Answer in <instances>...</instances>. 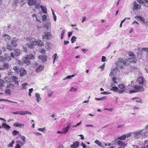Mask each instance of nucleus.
Here are the masks:
<instances>
[{
  "label": "nucleus",
  "mask_w": 148,
  "mask_h": 148,
  "mask_svg": "<svg viewBox=\"0 0 148 148\" xmlns=\"http://www.w3.org/2000/svg\"><path fill=\"white\" fill-rule=\"evenodd\" d=\"M12 114H19L21 115H25L27 114H32V113L28 111H18L15 112H12Z\"/></svg>",
  "instance_id": "nucleus-4"
},
{
  "label": "nucleus",
  "mask_w": 148,
  "mask_h": 148,
  "mask_svg": "<svg viewBox=\"0 0 148 148\" xmlns=\"http://www.w3.org/2000/svg\"><path fill=\"white\" fill-rule=\"evenodd\" d=\"M133 5V6L132 9L133 11H137L138 10L140 9L141 8V5L138 4L136 1L134 3Z\"/></svg>",
  "instance_id": "nucleus-6"
},
{
  "label": "nucleus",
  "mask_w": 148,
  "mask_h": 148,
  "mask_svg": "<svg viewBox=\"0 0 148 148\" xmlns=\"http://www.w3.org/2000/svg\"><path fill=\"white\" fill-rule=\"evenodd\" d=\"M47 16L46 15H44L42 16V20L43 21L45 20L46 19Z\"/></svg>",
  "instance_id": "nucleus-60"
},
{
  "label": "nucleus",
  "mask_w": 148,
  "mask_h": 148,
  "mask_svg": "<svg viewBox=\"0 0 148 148\" xmlns=\"http://www.w3.org/2000/svg\"><path fill=\"white\" fill-rule=\"evenodd\" d=\"M17 144H20L22 146L25 144V143L22 142L20 140H18L16 141Z\"/></svg>",
  "instance_id": "nucleus-38"
},
{
  "label": "nucleus",
  "mask_w": 148,
  "mask_h": 148,
  "mask_svg": "<svg viewBox=\"0 0 148 148\" xmlns=\"http://www.w3.org/2000/svg\"><path fill=\"white\" fill-rule=\"evenodd\" d=\"M34 45H35V40L34 38H31L27 43L28 47L31 49L33 48Z\"/></svg>",
  "instance_id": "nucleus-5"
},
{
  "label": "nucleus",
  "mask_w": 148,
  "mask_h": 148,
  "mask_svg": "<svg viewBox=\"0 0 148 148\" xmlns=\"http://www.w3.org/2000/svg\"><path fill=\"white\" fill-rule=\"evenodd\" d=\"M33 134H34L36 135L37 136H39V135H42V134L38 132H34L33 133Z\"/></svg>",
  "instance_id": "nucleus-55"
},
{
  "label": "nucleus",
  "mask_w": 148,
  "mask_h": 148,
  "mask_svg": "<svg viewBox=\"0 0 148 148\" xmlns=\"http://www.w3.org/2000/svg\"><path fill=\"white\" fill-rule=\"evenodd\" d=\"M145 129H143L139 130L138 131L136 132L133 133V135L135 138H140L142 136V132L144 131Z\"/></svg>",
  "instance_id": "nucleus-3"
},
{
  "label": "nucleus",
  "mask_w": 148,
  "mask_h": 148,
  "mask_svg": "<svg viewBox=\"0 0 148 148\" xmlns=\"http://www.w3.org/2000/svg\"><path fill=\"white\" fill-rule=\"evenodd\" d=\"M36 6V8L37 9L39 8L40 4L39 3H37L36 1V4H34Z\"/></svg>",
  "instance_id": "nucleus-59"
},
{
  "label": "nucleus",
  "mask_w": 148,
  "mask_h": 148,
  "mask_svg": "<svg viewBox=\"0 0 148 148\" xmlns=\"http://www.w3.org/2000/svg\"><path fill=\"white\" fill-rule=\"evenodd\" d=\"M134 89L133 90H128L126 91L127 92L129 93H134L138 92L139 91H143L144 90V88L143 86H140L134 85L133 86Z\"/></svg>",
  "instance_id": "nucleus-2"
},
{
  "label": "nucleus",
  "mask_w": 148,
  "mask_h": 148,
  "mask_svg": "<svg viewBox=\"0 0 148 148\" xmlns=\"http://www.w3.org/2000/svg\"><path fill=\"white\" fill-rule=\"evenodd\" d=\"M19 75L21 77L24 76L26 73V70L23 68H21L19 71Z\"/></svg>",
  "instance_id": "nucleus-12"
},
{
  "label": "nucleus",
  "mask_w": 148,
  "mask_h": 148,
  "mask_svg": "<svg viewBox=\"0 0 148 148\" xmlns=\"http://www.w3.org/2000/svg\"><path fill=\"white\" fill-rule=\"evenodd\" d=\"M28 4L29 6H32L36 4V0H28Z\"/></svg>",
  "instance_id": "nucleus-22"
},
{
  "label": "nucleus",
  "mask_w": 148,
  "mask_h": 148,
  "mask_svg": "<svg viewBox=\"0 0 148 148\" xmlns=\"http://www.w3.org/2000/svg\"><path fill=\"white\" fill-rule=\"evenodd\" d=\"M145 79L143 77H140L138 79V82L139 84H143L144 83Z\"/></svg>",
  "instance_id": "nucleus-14"
},
{
  "label": "nucleus",
  "mask_w": 148,
  "mask_h": 148,
  "mask_svg": "<svg viewBox=\"0 0 148 148\" xmlns=\"http://www.w3.org/2000/svg\"><path fill=\"white\" fill-rule=\"evenodd\" d=\"M51 10H52V14H53V16L54 20L55 21H56V16L54 12L53 11V10L52 9H51Z\"/></svg>",
  "instance_id": "nucleus-45"
},
{
  "label": "nucleus",
  "mask_w": 148,
  "mask_h": 148,
  "mask_svg": "<svg viewBox=\"0 0 148 148\" xmlns=\"http://www.w3.org/2000/svg\"><path fill=\"white\" fill-rule=\"evenodd\" d=\"M4 81L1 79H0V86L2 87L3 86Z\"/></svg>",
  "instance_id": "nucleus-53"
},
{
  "label": "nucleus",
  "mask_w": 148,
  "mask_h": 148,
  "mask_svg": "<svg viewBox=\"0 0 148 148\" xmlns=\"http://www.w3.org/2000/svg\"><path fill=\"white\" fill-rule=\"evenodd\" d=\"M144 129V131L142 132V135L144 137H146L148 134V131H145V129Z\"/></svg>",
  "instance_id": "nucleus-33"
},
{
  "label": "nucleus",
  "mask_w": 148,
  "mask_h": 148,
  "mask_svg": "<svg viewBox=\"0 0 148 148\" xmlns=\"http://www.w3.org/2000/svg\"><path fill=\"white\" fill-rule=\"evenodd\" d=\"M43 42L40 40L36 41L35 40V45L39 46H42L43 45Z\"/></svg>",
  "instance_id": "nucleus-15"
},
{
  "label": "nucleus",
  "mask_w": 148,
  "mask_h": 148,
  "mask_svg": "<svg viewBox=\"0 0 148 148\" xmlns=\"http://www.w3.org/2000/svg\"><path fill=\"white\" fill-rule=\"evenodd\" d=\"M44 68V67L42 65H40L38 66L36 69V71L37 72H40L42 71Z\"/></svg>",
  "instance_id": "nucleus-20"
},
{
  "label": "nucleus",
  "mask_w": 148,
  "mask_h": 148,
  "mask_svg": "<svg viewBox=\"0 0 148 148\" xmlns=\"http://www.w3.org/2000/svg\"><path fill=\"white\" fill-rule=\"evenodd\" d=\"M45 127L43 128H39L38 129V130L39 131H40L42 132H44V130H45Z\"/></svg>",
  "instance_id": "nucleus-61"
},
{
  "label": "nucleus",
  "mask_w": 148,
  "mask_h": 148,
  "mask_svg": "<svg viewBox=\"0 0 148 148\" xmlns=\"http://www.w3.org/2000/svg\"><path fill=\"white\" fill-rule=\"evenodd\" d=\"M14 52L15 53L16 56H20L21 54V51L20 50L14 49Z\"/></svg>",
  "instance_id": "nucleus-17"
},
{
  "label": "nucleus",
  "mask_w": 148,
  "mask_h": 148,
  "mask_svg": "<svg viewBox=\"0 0 148 148\" xmlns=\"http://www.w3.org/2000/svg\"><path fill=\"white\" fill-rule=\"evenodd\" d=\"M53 93V92L51 90H48L47 94L49 97H51L52 96Z\"/></svg>",
  "instance_id": "nucleus-31"
},
{
  "label": "nucleus",
  "mask_w": 148,
  "mask_h": 148,
  "mask_svg": "<svg viewBox=\"0 0 148 148\" xmlns=\"http://www.w3.org/2000/svg\"><path fill=\"white\" fill-rule=\"evenodd\" d=\"M26 57L27 58L29 59L33 60L34 59V57L32 54H29L27 55Z\"/></svg>",
  "instance_id": "nucleus-29"
},
{
  "label": "nucleus",
  "mask_w": 148,
  "mask_h": 148,
  "mask_svg": "<svg viewBox=\"0 0 148 148\" xmlns=\"http://www.w3.org/2000/svg\"><path fill=\"white\" fill-rule=\"evenodd\" d=\"M5 93L6 95H10L11 94L10 90V89H6L5 91Z\"/></svg>",
  "instance_id": "nucleus-36"
},
{
  "label": "nucleus",
  "mask_w": 148,
  "mask_h": 148,
  "mask_svg": "<svg viewBox=\"0 0 148 148\" xmlns=\"http://www.w3.org/2000/svg\"><path fill=\"white\" fill-rule=\"evenodd\" d=\"M105 66V64L104 63L101 66H99V68H100L101 69V70H104V67Z\"/></svg>",
  "instance_id": "nucleus-57"
},
{
  "label": "nucleus",
  "mask_w": 148,
  "mask_h": 148,
  "mask_svg": "<svg viewBox=\"0 0 148 148\" xmlns=\"http://www.w3.org/2000/svg\"><path fill=\"white\" fill-rule=\"evenodd\" d=\"M77 90V88L72 87L71 88L70 91H71L76 92Z\"/></svg>",
  "instance_id": "nucleus-46"
},
{
  "label": "nucleus",
  "mask_w": 148,
  "mask_h": 148,
  "mask_svg": "<svg viewBox=\"0 0 148 148\" xmlns=\"http://www.w3.org/2000/svg\"><path fill=\"white\" fill-rule=\"evenodd\" d=\"M10 56L12 58H14L16 56L15 55V53L13 52H11L10 53Z\"/></svg>",
  "instance_id": "nucleus-58"
},
{
  "label": "nucleus",
  "mask_w": 148,
  "mask_h": 148,
  "mask_svg": "<svg viewBox=\"0 0 148 148\" xmlns=\"http://www.w3.org/2000/svg\"><path fill=\"white\" fill-rule=\"evenodd\" d=\"M76 37L75 36H73L71 39V41L72 43H73L76 40Z\"/></svg>",
  "instance_id": "nucleus-40"
},
{
  "label": "nucleus",
  "mask_w": 148,
  "mask_h": 148,
  "mask_svg": "<svg viewBox=\"0 0 148 148\" xmlns=\"http://www.w3.org/2000/svg\"><path fill=\"white\" fill-rule=\"evenodd\" d=\"M42 38L44 39H50L51 38V33L49 32L45 33V35L42 36Z\"/></svg>",
  "instance_id": "nucleus-8"
},
{
  "label": "nucleus",
  "mask_w": 148,
  "mask_h": 148,
  "mask_svg": "<svg viewBox=\"0 0 148 148\" xmlns=\"http://www.w3.org/2000/svg\"><path fill=\"white\" fill-rule=\"evenodd\" d=\"M20 69V67L18 66H15L13 67V69L17 73H18Z\"/></svg>",
  "instance_id": "nucleus-27"
},
{
  "label": "nucleus",
  "mask_w": 148,
  "mask_h": 148,
  "mask_svg": "<svg viewBox=\"0 0 148 148\" xmlns=\"http://www.w3.org/2000/svg\"><path fill=\"white\" fill-rule=\"evenodd\" d=\"M5 61H10L11 60V58L9 55L7 54L5 55Z\"/></svg>",
  "instance_id": "nucleus-28"
},
{
  "label": "nucleus",
  "mask_w": 148,
  "mask_h": 148,
  "mask_svg": "<svg viewBox=\"0 0 148 148\" xmlns=\"http://www.w3.org/2000/svg\"><path fill=\"white\" fill-rule=\"evenodd\" d=\"M106 99V97H102L100 98H95V100H97V101H101V100H103V99Z\"/></svg>",
  "instance_id": "nucleus-37"
},
{
  "label": "nucleus",
  "mask_w": 148,
  "mask_h": 148,
  "mask_svg": "<svg viewBox=\"0 0 148 148\" xmlns=\"http://www.w3.org/2000/svg\"><path fill=\"white\" fill-rule=\"evenodd\" d=\"M12 79L13 81L16 82L18 80V79L16 76H13L12 77Z\"/></svg>",
  "instance_id": "nucleus-52"
},
{
  "label": "nucleus",
  "mask_w": 148,
  "mask_h": 148,
  "mask_svg": "<svg viewBox=\"0 0 148 148\" xmlns=\"http://www.w3.org/2000/svg\"><path fill=\"white\" fill-rule=\"evenodd\" d=\"M126 138V135H123L118 138V139L120 140H125Z\"/></svg>",
  "instance_id": "nucleus-41"
},
{
  "label": "nucleus",
  "mask_w": 148,
  "mask_h": 148,
  "mask_svg": "<svg viewBox=\"0 0 148 148\" xmlns=\"http://www.w3.org/2000/svg\"><path fill=\"white\" fill-rule=\"evenodd\" d=\"M135 17L136 18L139 19L143 22L145 23V19L144 17L139 16H136Z\"/></svg>",
  "instance_id": "nucleus-21"
},
{
  "label": "nucleus",
  "mask_w": 148,
  "mask_h": 148,
  "mask_svg": "<svg viewBox=\"0 0 148 148\" xmlns=\"http://www.w3.org/2000/svg\"><path fill=\"white\" fill-rule=\"evenodd\" d=\"M17 39L16 38H13L12 39L11 44L12 46L14 47H16Z\"/></svg>",
  "instance_id": "nucleus-10"
},
{
  "label": "nucleus",
  "mask_w": 148,
  "mask_h": 148,
  "mask_svg": "<svg viewBox=\"0 0 148 148\" xmlns=\"http://www.w3.org/2000/svg\"><path fill=\"white\" fill-rule=\"evenodd\" d=\"M14 143V140H12V142L8 145V147H13V145Z\"/></svg>",
  "instance_id": "nucleus-48"
},
{
  "label": "nucleus",
  "mask_w": 148,
  "mask_h": 148,
  "mask_svg": "<svg viewBox=\"0 0 148 148\" xmlns=\"http://www.w3.org/2000/svg\"><path fill=\"white\" fill-rule=\"evenodd\" d=\"M9 66L8 64L6 63H3V66H2V67L3 68L2 70L5 69H8L9 68Z\"/></svg>",
  "instance_id": "nucleus-24"
},
{
  "label": "nucleus",
  "mask_w": 148,
  "mask_h": 148,
  "mask_svg": "<svg viewBox=\"0 0 148 148\" xmlns=\"http://www.w3.org/2000/svg\"><path fill=\"white\" fill-rule=\"evenodd\" d=\"M5 61V57L4 58L1 56H0V62H3Z\"/></svg>",
  "instance_id": "nucleus-50"
},
{
  "label": "nucleus",
  "mask_w": 148,
  "mask_h": 148,
  "mask_svg": "<svg viewBox=\"0 0 148 148\" xmlns=\"http://www.w3.org/2000/svg\"><path fill=\"white\" fill-rule=\"evenodd\" d=\"M17 62L18 63V64L19 65H22L23 64V61H21L20 60H17Z\"/></svg>",
  "instance_id": "nucleus-51"
},
{
  "label": "nucleus",
  "mask_w": 148,
  "mask_h": 148,
  "mask_svg": "<svg viewBox=\"0 0 148 148\" xmlns=\"http://www.w3.org/2000/svg\"><path fill=\"white\" fill-rule=\"evenodd\" d=\"M21 146L19 144H17L15 148H21Z\"/></svg>",
  "instance_id": "nucleus-64"
},
{
  "label": "nucleus",
  "mask_w": 148,
  "mask_h": 148,
  "mask_svg": "<svg viewBox=\"0 0 148 148\" xmlns=\"http://www.w3.org/2000/svg\"><path fill=\"white\" fill-rule=\"evenodd\" d=\"M19 134V132L16 130H14L12 132V134L13 136H15L17 134Z\"/></svg>",
  "instance_id": "nucleus-44"
},
{
  "label": "nucleus",
  "mask_w": 148,
  "mask_h": 148,
  "mask_svg": "<svg viewBox=\"0 0 148 148\" xmlns=\"http://www.w3.org/2000/svg\"><path fill=\"white\" fill-rule=\"evenodd\" d=\"M38 58L43 62L47 61V57L45 56L40 55L39 56Z\"/></svg>",
  "instance_id": "nucleus-16"
},
{
  "label": "nucleus",
  "mask_w": 148,
  "mask_h": 148,
  "mask_svg": "<svg viewBox=\"0 0 148 148\" xmlns=\"http://www.w3.org/2000/svg\"><path fill=\"white\" fill-rule=\"evenodd\" d=\"M53 58V63H54L55 62V60L56 58H57V54L56 53L54 54L52 56Z\"/></svg>",
  "instance_id": "nucleus-43"
},
{
  "label": "nucleus",
  "mask_w": 148,
  "mask_h": 148,
  "mask_svg": "<svg viewBox=\"0 0 148 148\" xmlns=\"http://www.w3.org/2000/svg\"><path fill=\"white\" fill-rule=\"evenodd\" d=\"M106 57L104 56H102V57L101 61L103 62H104L106 61Z\"/></svg>",
  "instance_id": "nucleus-62"
},
{
  "label": "nucleus",
  "mask_w": 148,
  "mask_h": 148,
  "mask_svg": "<svg viewBox=\"0 0 148 148\" xmlns=\"http://www.w3.org/2000/svg\"><path fill=\"white\" fill-rule=\"evenodd\" d=\"M71 125V124L70 123L68 124V126L65 128H64L63 129V134H66L68 131Z\"/></svg>",
  "instance_id": "nucleus-13"
},
{
  "label": "nucleus",
  "mask_w": 148,
  "mask_h": 148,
  "mask_svg": "<svg viewBox=\"0 0 148 148\" xmlns=\"http://www.w3.org/2000/svg\"><path fill=\"white\" fill-rule=\"evenodd\" d=\"M40 7L41 8L42 12L45 14H46L47 12L46 8L42 5H40Z\"/></svg>",
  "instance_id": "nucleus-25"
},
{
  "label": "nucleus",
  "mask_w": 148,
  "mask_h": 148,
  "mask_svg": "<svg viewBox=\"0 0 148 148\" xmlns=\"http://www.w3.org/2000/svg\"><path fill=\"white\" fill-rule=\"evenodd\" d=\"M139 3L143 4L144 1L143 0H136Z\"/></svg>",
  "instance_id": "nucleus-54"
},
{
  "label": "nucleus",
  "mask_w": 148,
  "mask_h": 148,
  "mask_svg": "<svg viewBox=\"0 0 148 148\" xmlns=\"http://www.w3.org/2000/svg\"><path fill=\"white\" fill-rule=\"evenodd\" d=\"M3 36L4 38V40L6 41H8L11 38V37L7 35L4 34Z\"/></svg>",
  "instance_id": "nucleus-26"
},
{
  "label": "nucleus",
  "mask_w": 148,
  "mask_h": 148,
  "mask_svg": "<svg viewBox=\"0 0 148 148\" xmlns=\"http://www.w3.org/2000/svg\"><path fill=\"white\" fill-rule=\"evenodd\" d=\"M22 141L23 142L25 143V137L24 136H21V138Z\"/></svg>",
  "instance_id": "nucleus-56"
},
{
  "label": "nucleus",
  "mask_w": 148,
  "mask_h": 148,
  "mask_svg": "<svg viewBox=\"0 0 148 148\" xmlns=\"http://www.w3.org/2000/svg\"><path fill=\"white\" fill-rule=\"evenodd\" d=\"M133 99H136V101L137 102H139L140 103H142V100L139 98L136 97L134 98Z\"/></svg>",
  "instance_id": "nucleus-32"
},
{
  "label": "nucleus",
  "mask_w": 148,
  "mask_h": 148,
  "mask_svg": "<svg viewBox=\"0 0 148 148\" xmlns=\"http://www.w3.org/2000/svg\"><path fill=\"white\" fill-rule=\"evenodd\" d=\"M40 52L42 54H45L46 53V50L44 49H40Z\"/></svg>",
  "instance_id": "nucleus-47"
},
{
  "label": "nucleus",
  "mask_w": 148,
  "mask_h": 148,
  "mask_svg": "<svg viewBox=\"0 0 148 148\" xmlns=\"http://www.w3.org/2000/svg\"><path fill=\"white\" fill-rule=\"evenodd\" d=\"M116 142L117 143V144L120 147H124L126 146V144L124 143L120 140L118 141V142L117 141Z\"/></svg>",
  "instance_id": "nucleus-23"
},
{
  "label": "nucleus",
  "mask_w": 148,
  "mask_h": 148,
  "mask_svg": "<svg viewBox=\"0 0 148 148\" xmlns=\"http://www.w3.org/2000/svg\"><path fill=\"white\" fill-rule=\"evenodd\" d=\"M35 95L36 98V101L38 102H39L41 99L40 95L38 93H36Z\"/></svg>",
  "instance_id": "nucleus-19"
},
{
  "label": "nucleus",
  "mask_w": 148,
  "mask_h": 148,
  "mask_svg": "<svg viewBox=\"0 0 148 148\" xmlns=\"http://www.w3.org/2000/svg\"><path fill=\"white\" fill-rule=\"evenodd\" d=\"M129 59L126 60H125L123 58H121L118 59L116 62V64L118 66H119L120 67H122V64L126 66L130 64V62L136 63L137 60L135 58V55L132 52H130L129 53Z\"/></svg>",
  "instance_id": "nucleus-1"
},
{
  "label": "nucleus",
  "mask_w": 148,
  "mask_h": 148,
  "mask_svg": "<svg viewBox=\"0 0 148 148\" xmlns=\"http://www.w3.org/2000/svg\"><path fill=\"white\" fill-rule=\"evenodd\" d=\"M23 62L27 65H29L31 64L29 59L27 58V57L23 58L22 59Z\"/></svg>",
  "instance_id": "nucleus-9"
},
{
  "label": "nucleus",
  "mask_w": 148,
  "mask_h": 148,
  "mask_svg": "<svg viewBox=\"0 0 148 148\" xmlns=\"http://www.w3.org/2000/svg\"><path fill=\"white\" fill-rule=\"evenodd\" d=\"M51 44L50 43H47L45 45V47L46 49H49V48L51 46Z\"/></svg>",
  "instance_id": "nucleus-39"
},
{
  "label": "nucleus",
  "mask_w": 148,
  "mask_h": 148,
  "mask_svg": "<svg viewBox=\"0 0 148 148\" xmlns=\"http://www.w3.org/2000/svg\"><path fill=\"white\" fill-rule=\"evenodd\" d=\"M74 76H75V75H73V74L72 75H69L67 76V77H66L65 78H64L63 79V80H64L66 79H71V78L73 77Z\"/></svg>",
  "instance_id": "nucleus-34"
},
{
  "label": "nucleus",
  "mask_w": 148,
  "mask_h": 148,
  "mask_svg": "<svg viewBox=\"0 0 148 148\" xmlns=\"http://www.w3.org/2000/svg\"><path fill=\"white\" fill-rule=\"evenodd\" d=\"M2 127L7 130L9 129L10 128V127L9 125L5 123H3L2 125Z\"/></svg>",
  "instance_id": "nucleus-30"
},
{
  "label": "nucleus",
  "mask_w": 148,
  "mask_h": 148,
  "mask_svg": "<svg viewBox=\"0 0 148 148\" xmlns=\"http://www.w3.org/2000/svg\"><path fill=\"white\" fill-rule=\"evenodd\" d=\"M79 145V143L78 142L76 141L74 142L73 145H71L70 147L72 148H76Z\"/></svg>",
  "instance_id": "nucleus-18"
},
{
  "label": "nucleus",
  "mask_w": 148,
  "mask_h": 148,
  "mask_svg": "<svg viewBox=\"0 0 148 148\" xmlns=\"http://www.w3.org/2000/svg\"><path fill=\"white\" fill-rule=\"evenodd\" d=\"M112 81L113 82L114 84L117 83V82L116 81V78L115 77H113L112 78Z\"/></svg>",
  "instance_id": "nucleus-63"
},
{
  "label": "nucleus",
  "mask_w": 148,
  "mask_h": 148,
  "mask_svg": "<svg viewBox=\"0 0 148 148\" xmlns=\"http://www.w3.org/2000/svg\"><path fill=\"white\" fill-rule=\"evenodd\" d=\"M113 84H111L109 87V89L110 90H112L116 92L118 91V88L117 87L114 86Z\"/></svg>",
  "instance_id": "nucleus-11"
},
{
  "label": "nucleus",
  "mask_w": 148,
  "mask_h": 148,
  "mask_svg": "<svg viewBox=\"0 0 148 148\" xmlns=\"http://www.w3.org/2000/svg\"><path fill=\"white\" fill-rule=\"evenodd\" d=\"M7 49L10 51H12L13 49L12 46L10 45H7Z\"/></svg>",
  "instance_id": "nucleus-35"
},
{
  "label": "nucleus",
  "mask_w": 148,
  "mask_h": 148,
  "mask_svg": "<svg viewBox=\"0 0 148 148\" xmlns=\"http://www.w3.org/2000/svg\"><path fill=\"white\" fill-rule=\"evenodd\" d=\"M28 85V84L27 83H25L24 84H22V86L23 87V88L22 90L25 89L26 90V86Z\"/></svg>",
  "instance_id": "nucleus-42"
},
{
  "label": "nucleus",
  "mask_w": 148,
  "mask_h": 148,
  "mask_svg": "<svg viewBox=\"0 0 148 148\" xmlns=\"http://www.w3.org/2000/svg\"><path fill=\"white\" fill-rule=\"evenodd\" d=\"M118 87L119 89L118 90V91L120 93L123 92L126 90L125 86L122 84H119Z\"/></svg>",
  "instance_id": "nucleus-7"
},
{
  "label": "nucleus",
  "mask_w": 148,
  "mask_h": 148,
  "mask_svg": "<svg viewBox=\"0 0 148 148\" xmlns=\"http://www.w3.org/2000/svg\"><path fill=\"white\" fill-rule=\"evenodd\" d=\"M95 143L99 146H101V143L99 142L98 140H96Z\"/></svg>",
  "instance_id": "nucleus-49"
}]
</instances>
